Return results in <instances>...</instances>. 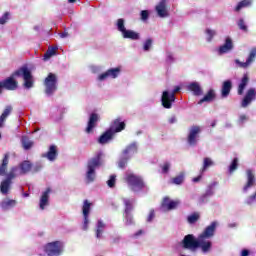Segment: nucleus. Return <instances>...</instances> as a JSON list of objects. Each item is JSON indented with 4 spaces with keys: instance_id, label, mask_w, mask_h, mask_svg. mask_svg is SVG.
Here are the masks:
<instances>
[{
    "instance_id": "f257e3e1",
    "label": "nucleus",
    "mask_w": 256,
    "mask_h": 256,
    "mask_svg": "<svg viewBox=\"0 0 256 256\" xmlns=\"http://www.w3.org/2000/svg\"><path fill=\"white\" fill-rule=\"evenodd\" d=\"M217 222H212L196 239L193 234H188L182 240L183 249H201L202 253H210L213 249L211 239L215 237Z\"/></svg>"
},
{
    "instance_id": "f03ea898",
    "label": "nucleus",
    "mask_w": 256,
    "mask_h": 256,
    "mask_svg": "<svg viewBox=\"0 0 256 256\" xmlns=\"http://www.w3.org/2000/svg\"><path fill=\"white\" fill-rule=\"evenodd\" d=\"M103 157V152H98L97 155L91 158L87 164L86 179L88 183H93L95 181V168L101 167V159Z\"/></svg>"
},
{
    "instance_id": "7ed1b4c3",
    "label": "nucleus",
    "mask_w": 256,
    "mask_h": 256,
    "mask_svg": "<svg viewBox=\"0 0 256 256\" xmlns=\"http://www.w3.org/2000/svg\"><path fill=\"white\" fill-rule=\"evenodd\" d=\"M125 181L134 193H139V191L145 189V182L141 176H137L133 173L126 174Z\"/></svg>"
},
{
    "instance_id": "20e7f679",
    "label": "nucleus",
    "mask_w": 256,
    "mask_h": 256,
    "mask_svg": "<svg viewBox=\"0 0 256 256\" xmlns=\"http://www.w3.org/2000/svg\"><path fill=\"white\" fill-rule=\"evenodd\" d=\"M135 153H137V143L133 142L122 151V156L118 162V167L120 169H125L128 161L131 159V155H135Z\"/></svg>"
},
{
    "instance_id": "39448f33",
    "label": "nucleus",
    "mask_w": 256,
    "mask_h": 256,
    "mask_svg": "<svg viewBox=\"0 0 256 256\" xmlns=\"http://www.w3.org/2000/svg\"><path fill=\"white\" fill-rule=\"evenodd\" d=\"M23 77L24 79V87L25 89H31L33 87V75L31 74V70L27 67H22L16 70L12 77Z\"/></svg>"
},
{
    "instance_id": "423d86ee",
    "label": "nucleus",
    "mask_w": 256,
    "mask_h": 256,
    "mask_svg": "<svg viewBox=\"0 0 256 256\" xmlns=\"http://www.w3.org/2000/svg\"><path fill=\"white\" fill-rule=\"evenodd\" d=\"M179 91H181V88L177 86L176 88H174L171 94L169 93V91H164L162 93L161 103L164 109H171V107H173V103H175L176 99L175 94L179 93Z\"/></svg>"
},
{
    "instance_id": "0eeeda50",
    "label": "nucleus",
    "mask_w": 256,
    "mask_h": 256,
    "mask_svg": "<svg viewBox=\"0 0 256 256\" xmlns=\"http://www.w3.org/2000/svg\"><path fill=\"white\" fill-rule=\"evenodd\" d=\"M44 251L48 256H59L63 254V242L54 241L45 245Z\"/></svg>"
},
{
    "instance_id": "6e6552de",
    "label": "nucleus",
    "mask_w": 256,
    "mask_h": 256,
    "mask_svg": "<svg viewBox=\"0 0 256 256\" xmlns=\"http://www.w3.org/2000/svg\"><path fill=\"white\" fill-rule=\"evenodd\" d=\"M46 95H53L57 91V75L49 73L44 80Z\"/></svg>"
},
{
    "instance_id": "1a4fd4ad",
    "label": "nucleus",
    "mask_w": 256,
    "mask_h": 256,
    "mask_svg": "<svg viewBox=\"0 0 256 256\" xmlns=\"http://www.w3.org/2000/svg\"><path fill=\"white\" fill-rule=\"evenodd\" d=\"M199 135H201V126L193 125L189 129L187 136V143L190 147H195L199 142Z\"/></svg>"
},
{
    "instance_id": "9d476101",
    "label": "nucleus",
    "mask_w": 256,
    "mask_h": 256,
    "mask_svg": "<svg viewBox=\"0 0 256 256\" xmlns=\"http://www.w3.org/2000/svg\"><path fill=\"white\" fill-rule=\"evenodd\" d=\"M89 213H91V202L89 200H84L82 206V215L84 217L83 230L87 231L89 229Z\"/></svg>"
},
{
    "instance_id": "9b49d317",
    "label": "nucleus",
    "mask_w": 256,
    "mask_h": 256,
    "mask_svg": "<svg viewBox=\"0 0 256 256\" xmlns=\"http://www.w3.org/2000/svg\"><path fill=\"white\" fill-rule=\"evenodd\" d=\"M255 58H256V47H254L250 50V53L248 55V58L246 59V62H241L239 59H236L235 63L241 69H247V67H249V65H251V63H254Z\"/></svg>"
},
{
    "instance_id": "f8f14e48",
    "label": "nucleus",
    "mask_w": 256,
    "mask_h": 256,
    "mask_svg": "<svg viewBox=\"0 0 256 256\" xmlns=\"http://www.w3.org/2000/svg\"><path fill=\"white\" fill-rule=\"evenodd\" d=\"M119 73H121V68H111L108 69L106 72L100 74L98 76V80L105 81V79H109V77H111L112 79H117V77H119Z\"/></svg>"
},
{
    "instance_id": "ddd939ff",
    "label": "nucleus",
    "mask_w": 256,
    "mask_h": 256,
    "mask_svg": "<svg viewBox=\"0 0 256 256\" xmlns=\"http://www.w3.org/2000/svg\"><path fill=\"white\" fill-rule=\"evenodd\" d=\"M0 82L2 83L3 89H6V91H15V89L19 87V82H17L13 76H10Z\"/></svg>"
},
{
    "instance_id": "4468645a",
    "label": "nucleus",
    "mask_w": 256,
    "mask_h": 256,
    "mask_svg": "<svg viewBox=\"0 0 256 256\" xmlns=\"http://www.w3.org/2000/svg\"><path fill=\"white\" fill-rule=\"evenodd\" d=\"M101 117L97 113H91L88 119L87 127L85 132L86 133H93V128L97 127V123H99V120Z\"/></svg>"
},
{
    "instance_id": "2eb2a0df",
    "label": "nucleus",
    "mask_w": 256,
    "mask_h": 256,
    "mask_svg": "<svg viewBox=\"0 0 256 256\" xmlns=\"http://www.w3.org/2000/svg\"><path fill=\"white\" fill-rule=\"evenodd\" d=\"M179 200H171L169 197H165L162 201L161 207L162 209H165L166 211H173V209H177L180 205Z\"/></svg>"
},
{
    "instance_id": "dca6fc26",
    "label": "nucleus",
    "mask_w": 256,
    "mask_h": 256,
    "mask_svg": "<svg viewBox=\"0 0 256 256\" xmlns=\"http://www.w3.org/2000/svg\"><path fill=\"white\" fill-rule=\"evenodd\" d=\"M247 176V182L243 187L244 193H247L251 187H255L256 179H255V173H253V170L248 169L246 171Z\"/></svg>"
},
{
    "instance_id": "f3484780",
    "label": "nucleus",
    "mask_w": 256,
    "mask_h": 256,
    "mask_svg": "<svg viewBox=\"0 0 256 256\" xmlns=\"http://www.w3.org/2000/svg\"><path fill=\"white\" fill-rule=\"evenodd\" d=\"M256 100V91L254 88H250L248 89V91L246 92V95L244 96L241 106L242 107H247L249 105H251L252 101Z\"/></svg>"
},
{
    "instance_id": "a211bd4d",
    "label": "nucleus",
    "mask_w": 256,
    "mask_h": 256,
    "mask_svg": "<svg viewBox=\"0 0 256 256\" xmlns=\"http://www.w3.org/2000/svg\"><path fill=\"white\" fill-rule=\"evenodd\" d=\"M158 17H169V11L167 10V0H161L155 7Z\"/></svg>"
},
{
    "instance_id": "6ab92c4d",
    "label": "nucleus",
    "mask_w": 256,
    "mask_h": 256,
    "mask_svg": "<svg viewBox=\"0 0 256 256\" xmlns=\"http://www.w3.org/2000/svg\"><path fill=\"white\" fill-rule=\"evenodd\" d=\"M126 127L125 122L121 121V118H116L110 125L109 130L113 132V134L115 135V133H121V131H124Z\"/></svg>"
},
{
    "instance_id": "aec40b11",
    "label": "nucleus",
    "mask_w": 256,
    "mask_h": 256,
    "mask_svg": "<svg viewBox=\"0 0 256 256\" xmlns=\"http://www.w3.org/2000/svg\"><path fill=\"white\" fill-rule=\"evenodd\" d=\"M229 51H233V40L226 38L225 43L219 47L218 53L219 55H225V53H229Z\"/></svg>"
},
{
    "instance_id": "412c9836",
    "label": "nucleus",
    "mask_w": 256,
    "mask_h": 256,
    "mask_svg": "<svg viewBox=\"0 0 256 256\" xmlns=\"http://www.w3.org/2000/svg\"><path fill=\"white\" fill-rule=\"evenodd\" d=\"M216 97L217 94L215 93V90L210 89L205 96L198 101V105H203V103H211L212 101H215Z\"/></svg>"
},
{
    "instance_id": "4be33fe9",
    "label": "nucleus",
    "mask_w": 256,
    "mask_h": 256,
    "mask_svg": "<svg viewBox=\"0 0 256 256\" xmlns=\"http://www.w3.org/2000/svg\"><path fill=\"white\" fill-rule=\"evenodd\" d=\"M114 135L113 130L108 129L99 137L98 143H100V145H105L113 139Z\"/></svg>"
},
{
    "instance_id": "5701e85b",
    "label": "nucleus",
    "mask_w": 256,
    "mask_h": 256,
    "mask_svg": "<svg viewBox=\"0 0 256 256\" xmlns=\"http://www.w3.org/2000/svg\"><path fill=\"white\" fill-rule=\"evenodd\" d=\"M231 89H233V82H231V80L224 81L221 89V97L223 98L229 97V94L231 93Z\"/></svg>"
},
{
    "instance_id": "b1692460",
    "label": "nucleus",
    "mask_w": 256,
    "mask_h": 256,
    "mask_svg": "<svg viewBox=\"0 0 256 256\" xmlns=\"http://www.w3.org/2000/svg\"><path fill=\"white\" fill-rule=\"evenodd\" d=\"M58 155H59V152H57V146L51 145L49 147L48 152L46 154H43L42 157H46L48 161H55Z\"/></svg>"
},
{
    "instance_id": "393cba45",
    "label": "nucleus",
    "mask_w": 256,
    "mask_h": 256,
    "mask_svg": "<svg viewBox=\"0 0 256 256\" xmlns=\"http://www.w3.org/2000/svg\"><path fill=\"white\" fill-rule=\"evenodd\" d=\"M49 193H51V188H47L40 198V209L42 211L49 205Z\"/></svg>"
},
{
    "instance_id": "a878e982",
    "label": "nucleus",
    "mask_w": 256,
    "mask_h": 256,
    "mask_svg": "<svg viewBox=\"0 0 256 256\" xmlns=\"http://www.w3.org/2000/svg\"><path fill=\"white\" fill-rule=\"evenodd\" d=\"M249 85V75L244 74L240 84L238 85V95H243L245 88Z\"/></svg>"
},
{
    "instance_id": "bb28decb",
    "label": "nucleus",
    "mask_w": 256,
    "mask_h": 256,
    "mask_svg": "<svg viewBox=\"0 0 256 256\" xmlns=\"http://www.w3.org/2000/svg\"><path fill=\"white\" fill-rule=\"evenodd\" d=\"M188 89L189 91H192L196 97L203 95V89H201V86L197 82H192L190 85H188Z\"/></svg>"
},
{
    "instance_id": "cd10ccee",
    "label": "nucleus",
    "mask_w": 256,
    "mask_h": 256,
    "mask_svg": "<svg viewBox=\"0 0 256 256\" xmlns=\"http://www.w3.org/2000/svg\"><path fill=\"white\" fill-rule=\"evenodd\" d=\"M9 165V154H5L2 163L0 165V176L5 177L7 175V167Z\"/></svg>"
},
{
    "instance_id": "c85d7f7f",
    "label": "nucleus",
    "mask_w": 256,
    "mask_h": 256,
    "mask_svg": "<svg viewBox=\"0 0 256 256\" xmlns=\"http://www.w3.org/2000/svg\"><path fill=\"white\" fill-rule=\"evenodd\" d=\"M124 39H131L132 41H139L140 36L139 33L133 31V30H126L123 34H122Z\"/></svg>"
},
{
    "instance_id": "c756f323",
    "label": "nucleus",
    "mask_w": 256,
    "mask_h": 256,
    "mask_svg": "<svg viewBox=\"0 0 256 256\" xmlns=\"http://www.w3.org/2000/svg\"><path fill=\"white\" fill-rule=\"evenodd\" d=\"M15 205H17V200H4L1 202L0 207L1 209H3V211H7L13 207H15Z\"/></svg>"
},
{
    "instance_id": "7c9ffc66",
    "label": "nucleus",
    "mask_w": 256,
    "mask_h": 256,
    "mask_svg": "<svg viewBox=\"0 0 256 256\" xmlns=\"http://www.w3.org/2000/svg\"><path fill=\"white\" fill-rule=\"evenodd\" d=\"M12 183L13 181H9L6 179L1 182L0 191L1 193H3V195H7V193H9Z\"/></svg>"
},
{
    "instance_id": "2f4dec72",
    "label": "nucleus",
    "mask_w": 256,
    "mask_h": 256,
    "mask_svg": "<svg viewBox=\"0 0 256 256\" xmlns=\"http://www.w3.org/2000/svg\"><path fill=\"white\" fill-rule=\"evenodd\" d=\"M11 111H13V107L11 106H7L3 113L0 116V128L3 127V123H5V121H7V117L9 115H11Z\"/></svg>"
},
{
    "instance_id": "473e14b6",
    "label": "nucleus",
    "mask_w": 256,
    "mask_h": 256,
    "mask_svg": "<svg viewBox=\"0 0 256 256\" xmlns=\"http://www.w3.org/2000/svg\"><path fill=\"white\" fill-rule=\"evenodd\" d=\"M31 162L29 161H23L21 164H20V175H27V173H29V171H31Z\"/></svg>"
},
{
    "instance_id": "72a5a7b5",
    "label": "nucleus",
    "mask_w": 256,
    "mask_h": 256,
    "mask_svg": "<svg viewBox=\"0 0 256 256\" xmlns=\"http://www.w3.org/2000/svg\"><path fill=\"white\" fill-rule=\"evenodd\" d=\"M246 7H251V0L240 1L237 4V6L234 8V11H236V13H239V11H241V9H245Z\"/></svg>"
},
{
    "instance_id": "f704fd0d",
    "label": "nucleus",
    "mask_w": 256,
    "mask_h": 256,
    "mask_svg": "<svg viewBox=\"0 0 256 256\" xmlns=\"http://www.w3.org/2000/svg\"><path fill=\"white\" fill-rule=\"evenodd\" d=\"M213 165H215V162H213V160L209 157L204 158L203 160V166L200 170V173H205V171L207 170L208 167H213Z\"/></svg>"
},
{
    "instance_id": "c9c22d12",
    "label": "nucleus",
    "mask_w": 256,
    "mask_h": 256,
    "mask_svg": "<svg viewBox=\"0 0 256 256\" xmlns=\"http://www.w3.org/2000/svg\"><path fill=\"white\" fill-rule=\"evenodd\" d=\"M199 219H201V215L198 212H194L187 217V222L190 225H194V223H197V221H199Z\"/></svg>"
},
{
    "instance_id": "e433bc0d",
    "label": "nucleus",
    "mask_w": 256,
    "mask_h": 256,
    "mask_svg": "<svg viewBox=\"0 0 256 256\" xmlns=\"http://www.w3.org/2000/svg\"><path fill=\"white\" fill-rule=\"evenodd\" d=\"M103 229H105V223L99 220L96 228V238L101 239V235H103Z\"/></svg>"
},
{
    "instance_id": "4c0bfd02",
    "label": "nucleus",
    "mask_w": 256,
    "mask_h": 256,
    "mask_svg": "<svg viewBox=\"0 0 256 256\" xmlns=\"http://www.w3.org/2000/svg\"><path fill=\"white\" fill-rule=\"evenodd\" d=\"M57 53V47H51L48 48V50L44 54V61H48V59H51L53 55Z\"/></svg>"
},
{
    "instance_id": "58836bf2",
    "label": "nucleus",
    "mask_w": 256,
    "mask_h": 256,
    "mask_svg": "<svg viewBox=\"0 0 256 256\" xmlns=\"http://www.w3.org/2000/svg\"><path fill=\"white\" fill-rule=\"evenodd\" d=\"M213 193H214V192H213V188L210 186V187L206 190L205 194L200 197V203H205V202H207V198L211 197V195H213Z\"/></svg>"
},
{
    "instance_id": "ea45409f",
    "label": "nucleus",
    "mask_w": 256,
    "mask_h": 256,
    "mask_svg": "<svg viewBox=\"0 0 256 256\" xmlns=\"http://www.w3.org/2000/svg\"><path fill=\"white\" fill-rule=\"evenodd\" d=\"M19 170V168L17 167H12L9 171V173L6 176V180L7 181H13V179H15V177H17V171Z\"/></svg>"
},
{
    "instance_id": "a19ab883",
    "label": "nucleus",
    "mask_w": 256,
    "mask_h": 256,
    "mask_svg": "<svg viewBox=\"0 0 256 256\" xmlns=\"http://www.w3.org/2000/svg\"><path fill=\"white\" fill-rule=\"evenodd\" d=\"M117 29H118V31H120V33H125L126 31H127V28H125V20L124 19H122V18H119L118 20H117Z\"/></svg>"
},
{
    "instance_id": "79ce46f5",
    "label": "nucleus",
    "mask_w": 256,
    "mask_h": 256,
    "mask_svg": "<svg viewBox=\"0 0 256 256\" xmlns=\"http://www.w3.org/2000/svg\"><path fill=\"white\" fill-rule=\"evenodd\" d=\"M124 205H125V215L131 214V211H133V203L131 200H124Z\"/></svg>"
},
{
    "instance_id": "37998d69",
    "label": "nucleus",
    "mask_w": 256,
    "mask_h": 256,
    "mask_svg": "<svg viewBox=\"0 0 256 256\" xmlns=\"http://www.w3.org/2000/svg\"><path fill=\"white\" fill-rule=\"evenodd\" d=\"M239 167V158H234L229 166V173H234Z\"/></svg>"
},
{
    "instance_id": "c03bdc74",
    "label": "nucleus",
    "mask_w": 256,
    "mask_h": 256,
    "mask_svg": "<svg viewBox=\"0 0 256 256\" xmlns=\"http://www.w3.org/2000/svg\"><path fill=\"white\" fill-rule=\"evenodd\" d=\"M237 25L240 31H244V33H247L249 31V28L247 27V24H245V20L243 18H240L238 20Z\"/></svg>"
},
{
    "instance_id": "a18cd8bd",
    "label": "nucleus",
    "mask_w": 256,
    "mask_h": 256,
    "mask_svg": "<svg viewBox=\"0 0 256 256\" xmlns=\"http://www.w3.org/2000/svg\"><path fill=\"white\" fill-rule=\"evenodd\" d=\"M183 181H185V174L183 173L172 179V183H174V185H182Z\"/></svg>"
},
{
    "instance_id": "49530a36",
    "label": "nucleus",
    "mask_w": 256,
    "mask_h": 256,
    "mask_svg": "<svg viewBox=\"0 0 256 256\" xmlns=\"http://www.w3.org/2000/svg\"><path fill=\"white\" fill-rule=\"evenodd\" d=\"M22 145L24 149L28 150L31 149V147H33V142L29 141V138L24 137L22 138Z\"/></svg>"
},
{
    "instance_id": "de8ad7c7",
    "label": "nucleus",
    "mask_w": 256,
    "mask_h": 256,
    "mask_svg": "<svg viewBox=\"0 0 256 256\" xmlns=\"http://www.w3.org/2000/svg\"><path fill=\"white\" fill-rule=\"evenodd\" d=\"M256 201V192H254L252 195L248 196L245 203L246 205H253Z\"/></svg>"
},
{
    "instance_id": "09e8293b",
    "label": "nucleus",
    "mask_w": 256,
    "mask_h": 256,
    "mask_svg": "<svg viewBox=\"0 0 256 256\" xmlns=\"http://www.w3.org/2000/svg\"><path fill=\"white\" fill-rule=\"evenodd\" d=\"M206 35H208L207 41L211 43V41H213V37L216 35V32L215 30L206 29Z\"/></svg>"
},
{
    "instance_id": "8fccbe9b",
    "label": "nucleus",
    "mask_w": 256,
    "mask_h": 256,
    "mask_svg": "<svg viewBox=\"0 0 256 256\" xmlns=\"http://www.w3.org/2000/svg\"><path fill=\"white\" fill-rule=\"evenodd\" d=\"M11 13L5 12L2 17H0V25H5L7 21L9 20Z\"/></svg>"
},
{
    "instance_id": "3c124183",
    "label": "nucleus",
    "mask_w": 256,
    "mask_h": 256,
    "mask_svg": "<svg viewBox=\"0 0 256 256\" xmlns=\"http://www.w3.org/2000/svg\"><path fill=\"white\" fill-rule=\"evenodd\" d=\"M153 45V40L151 38H148L143 46L144 51H149L151 49V46Z\"/></svg>"
},
{
    "instance_id": "603ef678",
    "label": "nucleus",
    "mask_w": 256,
    "mask_h": 256,
    "mask_svg": "<svg viewBox=\"0 0 256 256\" xmlns=\"http://www.w3.org/2000/svg\"><path fill=\"white\" fill-rule=\"evenodd\" d=\"M115 181H116V176L115 175H111L110 179L107 181V185L108 187H115Z\"/></svg>"
},
{
    "instance_id": "864d4df0",
    "label": "nucleus",
    "mask_w": 256,
    "mask_h": 256,
    "mask_svg": "<svg viewBox=\"0 0 256 256\" xmlns=\"http://www.w3.org/2000/svg\"><path fill=\"white\" fill-rule=\"evenodd\" d=\"M148 19H149V11L142 10L141 11V20L142 21H147Z\"/></svg>"
},
{
    "instance_id": "5fc2aeb1",
    "label": "nucleus",
    "mask_w": 256,
    "mask_h": 256,
    "mask_svg": "<svg viewBox=\"0 0 256 256\" xmlns=\"http://www.w3.org/2000/svg\"><path fill=\"white\" fill-rule=\"evenodd\" d=\"M126 225H133V216L131 214H125Z\"/></svg>"
},
{
    "instance_id": "6e6d98bb",
    "label": "nucleus",
    "mask_w": 256,
    "mask_h": 256,
    "mask_svg": "<svg viewBox=\"0 0 256 256\" xmlns=\"http://www.w3.org/2000/svg\"><path fill=\"white\" fill-rule=\"evenodd\" d=\"M153 219H155V210H151L149 212V215L147 217V222L148 223H151V221H153Z\"/></svg>"
},
{
    "instance_id": "4d7b16f0",
    "label": "nucleus",
    "mask_w": 256,
    "mask_h": 256,
    "mask_svg": "<svg viewBox=\"0 0 256 256\" xmlns=\"http://www.w3.org/2000/svg\"><path fill=\"white\" fill-rule=\"evenodd\" d=\"M171 167V164L169 162L164 163L162 166V173H169V168Z\"/></svg>"
},
{
    "instance_id": "13d9d810",
    "label": "nucleus",
    "mask_w": 256,
    "mask_h": 256,
    "mask_svg": "<svg viewBox=\"0 0 256 256\" xmlns=\"http://www.w3.org/2000/svg\"><path fill=\"white\" fill-rule=\"evenodd\" d=\"M202 177H203V173H200L199 176L194 177V178L192 179L193 183H199V181H201Z\"/></svg>"
},
{
    "instance_id": "bf43d9fd",
    "label": "nucleus",
    "mask_w": 256,
    "mask_h": 256,
    "mask_svg": "<svg viewBox=\"0 0 256 256\" xmlns=\"http://www.w3.org/2000/svg\"><path fill=\"white\" fill-rule=\"evenodd\" d=\"M244 121H247V116L245 114L240 115L239 122L243 123Z\"/></svg>"
},
{
    "instance_id": "052dcab7",
    "label": "nucleus",
    "mask_w": 256,
    "mask_h": 256,
    "mask_svg": "<svg viewBox=\"0 0 256 256\" xmlns=\"http://www.w3.org/2000/svg\"><path fill=\"white\" fill-rule=\"evenodd\" d=\"M169 123H170L171 125H173V123H177V117L172 116V117L169 119Z\"/></svg>"
},
{
    "instance_id": "680f3d73",
    "label": "nucleus",
    "mask_w": 256,
    "mask_h": 256,
    "mask_svg": "<svg viewBox=\"0 0 256 256\" xmlns=\"http://www.w3.org/2000/svg\"><path fill=\"white\" fill-rule=\"evenodd\" d=\"M241 256H249V250L247 249L242 250Z\"/></svg>"
},
{
    "instance_id": "e2e57ef3",
    "label": "nucleus",
    "mask_w": 256,
    "mask_h": 256,
    "mask_svg": "<svg viewBox=\"0 0 256 256\" xmlns=\"http://www.w3.org/2000/svg\"><path fill=\"white\" fill-rule=\"evenodd\" d=\"M60 37L62 39H65V37H69V33L68 32H63V33L60 34Z\"/></svg>"
},
{
    "instance_id": "0e129e2a",
    "label": "nucleus",
    "mask_w": 256,
    "mask_h": 256,
    "mask_svg": "<svg viewBox=\"0 0 256 256\" xmlns=\"http://www.w3.org/2000/svg\"><path fill=\"white\" fill-rule=\"evenodd\" d=\"M135 235L136 237H139V235H143V230H139Z\"/></svg>"
},
{
    "instance_id": "69168bd1",
    "label": "nucleus",
    "mask_w": 256,
    "mask_h": 256,
    "mask_svg": "<svg viewBox=\"0 0 256 256\" xmlns=\"http://www.w3.org/2000/svg\"><path fill=\"white\" fill-rule=\"evenodd\" d=\"M3 93V84L0 81V94Z\"/></svg>"
},
{
    "instance_id": "338daca9",
    "label": "nucleus",
    "mask_w": 256,
    "mask_h": 256,
    "mask_svg": "<svg viewBox=\"0 0 256 256\" xmlns=\"http://www.w3.org/2000/svg\"><path fill=\"white\" fill-rule=\"evenodd\" d=\"M69 3H75L77 0H68Z\"/></svg>"
},
{
    "instance_id": "774afa93",
    "label": "nucleus",
    "mask_w": 256,
    "mask_h": 256,
    "mask_svg": "<svg viewBox=\"0 0 256 256\" xmlns=\"http://www.w3.org/2000/svg\"><path fill=\"white\" fill-rule=\"evenodd\" d=\"M24 197H29V194H28V193H25V194H24Z\"/></svg>"
}]
</instances>
